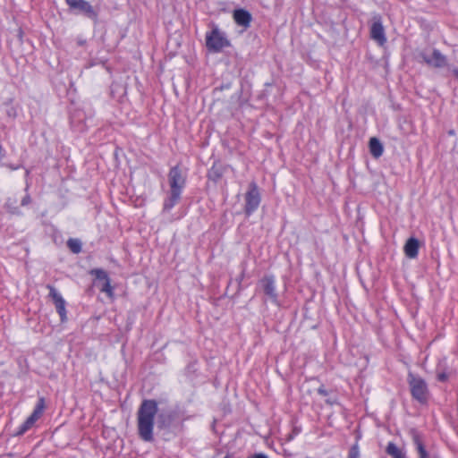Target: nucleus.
I'll list each match as a JSON object with an SVG mask.
<instances>
[{
  "instance_id": "nucleus-1",
  "label": "nucleus",
  "mask_w": 458,
  "mask_h": 458,
  "mask_svg": "<svg viewBox=\"0 0 458 458\" xmlns=\"http://www.w3.org/2000/svg\"><path fill=\"white\" fill-rule=\"evenodd\" d=\"M160 430L171 429L180 420L179 412L175 410L158 411V403L154 399H144L137 411V428L140 439L145 442L154 440L155 417Z\"/></svg>"
},
{
  "instance_id": "nucleus-2",
  "label": "nucleus",
  "mask_w": 458,
  "mask_h": 458,
  "mask_svg": "<svg viewBox=\"0 0 458 458\" xmlns=\"http://www.w3.org/2000/svg\"><path fill=\"white\" fill-rule=\"evenodd\" d=\"M168 182L170 191L167 198L164 200V212H169L180 201L182 190L186 184V174L182 173L178 165L169 170Z\"/></svg>"
},
{
  "instance_id": "nucleus-3",
  "label": "nucleus",
  "mask_w": 458,
  "mask_h": 458,
  "mask_svg": "<svg viewBox=\"0 0 458 458\" xmlns=\"http://www.w3.org/2000/svg\"><path fill=\"white\" fill-rule=\"evenodd\" d=\"M407 382L411 397L422 405L427 404L430 396L427 382L411 372L407 376Z\"/></svg>"
},
{
  "instance_id": "nucleus-4",
  "label": "nucleus",
  "mask_w": 458,
  "mask_h": 458,
  "mask_svg": "<svg viewBox=\"0 0 458 458\" xmlns=\"http://www.w3.org/2000/svg\"><path fill=\"white\" fill-rule=\"evenodd\" d=\"M229 46V39L216 25H213L212 30L206 33V47L208 51L212 53H219L223 48Z\"/></svg>"
},
{
  "instance_id": "nucleus-5",
  "label": "nucleus",
  "mask_w": 458,
  "mask_h": 458,
  "mask_svg": "<svg viewBox=\"0 0 458 458\" xmlns=\"http://www.w3.org/2000/svg\"><path fill=\"white\" fill-rule=\"evenodd\" d=\"M258 288L263 293L264 301L279 305V295L276 291V281L274 275H265L258 282Z\"/></svg>"
},
{
  "instance_id": "nucleus-6",
  "label": "nucleus",
  "mask_w": 458,
  "mask_h": 458,
  "mask_svg": "<svg viewBox=\"0 0 458 458\" xmlns=\"http://www.w3.org/2000/svg\"><path fill=\"white\" fill-rule=\"evenodd\" d=\"M261 197L259 187L256 182H252L249 184L248 191L245 194V207L244 213L246 216H250L256 211L260 204Z\"/></svg>"
},
{
  "instance_id": "nucleus-7",
  "label": "nucleus",
  "mask_w": 458,
  "mask_h": 458,
  "mask_svg": "<svg viewBox=\"0 0 458 458\" xmlns=\"http://www.w3.org/2000/svg\"><path fill=\"white\" fill-rule=\"evenodd\" d=\"M46 407L45 398L39 397L32 413L27 420L19 427L16 436H21L30 429L35 422L42 416Z\"/></svg>"
},
{
  "instance_id": "nucleus-8",
  "label": "nucleus",
  "mask_w": 458,
  "mask_h": 458,
  "mask_svg": "<svg viewBox=\"0 0 458 458\" xmlns=\"http://www.w3.org/2000/svg\"><path fill=\"white\" fill-rule=\"evenodd\" d=\"M65 2L71 10L81 13L94 21H98V14L89 2L85 0H65Z\"/></svg>"
},
{
  "instance_id": "nucleus-9",
  "label": "nucleus",
  "mask_w": 458,
  "mask_h": 458,
  "mask_svg": "<svg viewBox=\"0 0 458 458\" xmlns=\"http://www.w3.org/2000/svg\"><path fill=\"white\" fill-rule=\"evenodd\" d=\"M47 288L49 290L48 297L51 298L55 307L56 312L60 317V321L64 323L67 321L66 301L63 296L57 292L55 286L47 284Z\"/></svg>"
},
{
  "instance_id": "nucleus-10",
  "label": "nucleus",
  "mask_w": 458,
  "mask_h": 458,
  "mask_svg": "<svg viewBox=\"0 0 458 458\" xmlns=\"http://www.w3.org/2000/svg\"><path fill=\"white\" fill-rule=\"evenodd\" d=\"M420 57L428 66L437 69L445 68L446 70H450V64L446 56L437 48L433 49L431 55L421 53Z\"/></svg>"
},
{
  "instance_id": "nucleus-11",
  "label": "nucleus",
  "mask_w": 458,
  "mask_h": 458,
  "mask_svg": "<svg viewBox=\"0 0 458 458\" xmlns=\"http://www.w3.org/2000/svg\"><path fill=\"white\" fill-rule=\"evenodd\" d=\"M90 275L95 276L96 283L102 293H106L109 297H112L113 287L110 284L108 274L102 268H94L90 270Z\"/></svg>"
},
{
  "instance_id": "nucleus-12",
  "label": "nucleus",
  "mask_w": 458,
  "mask_h": 458,
  "mask_svg": "<svg viewBox=\"0 0 458 458\" xmlns=\"http://www.w3.org/2000/svg\"><path fill=\"white\" fill-rule=\"evenodd\" d=\"M409 436L419 454V458H430L425 445V436L415 428L409 429Z\"/></svg>"
},
{
  "instance_id": "nucleus-13",
  "label": "nucleus",
  "mask_w": 458,
  "mask_h": 458,
  "mask_svg": "<svg viewBox=\"0 0 458 458\" xmlns=\"http://www.w3.org/2000/svg\"><path fill=\"white\" fill-rule=\"evenodd\" d=\"M70 123L73 131L83 132L87 130L86 114L81 109H74L70 115Z\"/></svg>"
},
{
  "instance_id": "nucleus-14",
  "label": "nucleus",
  "mask_w": 458,
  "mask_h": 458,
  "mask_svg": "<svg viewBox=\"0 0 458 458\" xmlns=\"http://www.w3.org/2000/svg\"><path fill=\"white\" fill-rule=\"evenodd\" d=\"M233 18L237 25L244 29H248L252 21L251 13L243 8L235 9L233 13Z\"/></svg>"
},
{
  "instance_id": "nucleus-15",
  "label": "nucleus",
  "mask_w": 458,
  "mask_h": 458,
  "mask_svg": "<svg viewBox=\"0 0 458 458\" xmlns=\"http://www.w3.org/2000/svg\"><path fill=\"white\" fill-rule=\"evenodd\" d=\"M370 38L379 46H384L386 43L385 30L380 20L374 21L371 25Z\"/></svg>"
},
{
  "instance_id": "nucleus-16",
  "label": "nucleus",
  "mask_w": 458,
  "mask_h": 458,
  "mask_svg": "<svg viewBox=\"0 0 458 458\" xmlns=\"http://www.w3.org/2000/svg\"><path fill=\"white\" fill-rule=\"evenodd\" d=\"M226 166L220 161L216 160L213 163L212 166L208 169L207 177L214 183H217L224 174L225 173Z\"/></svg>"
},
{
  "instance_id": "nucleus-17",
  "label": "nucleus",
  "mask_w": 458,
  "mask_h": 458,
  "mask_svg": "<svg viewBox=\"0 0 458 458\" xmlns=\"http://www.w3.org/2000/svg\"><path fill=\"white\" fill-rule=\"evenodd\" d=\"M420 242L414 237L409 238L403 247L404 254L409 259H416L418 257Z\"/></svg>"
},
{
  "instance_id": "nucleus-18",
  "label": "nucleus",
  "mask_w": 458,
  "mask_h": 458,
  "mask_svg": "<svg viewBox=\"0 0 458 458\" xmlns=\"http://www.w3.org/2000/svg\"><path fill=\"white\" fill-rule=\"evenodd\" d=\"M369 148L371 156L374 158H378L383 155L384 146L381 143V141L376 137H372L369 139Z\"/></svg>"
},
{
  "instance_id": "nucleus-19",
  "label": "nucleus",
  "mask_w": 458,
  "mask_h": 458,
  "mask_svg": "<svg viewBox=\"0 0 458 458\" xmlns=\"http://www.w3.org/2000/svg\"><path fill=\"white\" fill-rule=\"evenodd\" d=\"M386 453L392 458H406L405 453L393 442L387 444Z\"/></svg>"
},
{
  "instance_id": "nucleus-20",
  "label": "nucleus",
  "mask_w": 458,
  "mask_h": 458,
  "mask_svg": "<svg viewBox=\"0 0 458 458\" xmlns=\"http://www.w3.org/2000/svg\"><path fill=\"white\" fill-rule=\"evenodd\" d=\"M4 208L12 215H16V216L22 215V212L17 206V199L16 198H8L6 199V202L4 203Z\"/></svg>"
},
{
  "instance_id": "nucleus-21",
  "label": "nucleus",
  "mask_w": 458,
  "mask_h": 458,
  "mask_svg": "<svg viewBox=\"0 0 458 458\" xmlns=\"http://www.w3.org/2000/svg\"><path fill=\"white\" fill-rule=\"evenodd\" d=\"M67 247L73 254H79L82 250V243L80 239L70 238L67 242Z\"/></svg>"
},
{
  "instance_id": "nucleus-22",
  "label": "nucleus",
  "mask_w": 458,
  "mask_h": 458,
  "mask_svg": "<svg viewBox=\"0 0 458 458\" xmlns=\"http://www.w3.org/2000/svg\"><path fill=\"white\" fill-rule=\"evenodd\" d=\"M348 458H360V450L357 444L353 445L348 454Z\"/></svg>"
},
{
  "instance_id": "nucleus-23",
  "label": "nucleus",
  "mask_w": 458,
  "mask_h": 458,
  "mask_svg": "<svg viewBox=\"0 0 458 458\" xmlns=\"http://www.w3.org/2000/svg\"><path fill=\"white\" fill-rule=\"evenodd\" d=\"M437 380H438V381H440V382H445V381H447V379H448V375H447V373H445V371L438 372V373L437 374Z\"/></svg>"
},
{
  "instance_id": "nucleus-24",
  "label": "nucleus",
  "mask_w": 458,
  "mask_h": 458,
  "mask_svg": "<svg viewBox=\"0 0 458 458\" xmlns=\"http://www.w3.org/2000/svg\"><path fill=\"white\" fill-rule=\"evenodd\" d=\"M446 75H449L450 73H452L458 81V68L457 67H453L452 65H450V70H446Z\"/></svg>"
},
{
  "instance_id": "nucleus-25",
  "label": "nucleus",
  "mask_w": 458,
  "mask_h": 458,
  "mask_svg": "<svg viewBox=\"0 0 458 458\" xmlns=\"http://www.w3.org/2000/svg\"><path fill=\"white\" fill-rule=\"evenodd\" d=\"M30 202H31V198H30V194H28V193H27V194L22 198V199H21V206H23V207H24V206H28Z\"/></svg>"
},
{
  "instance_id": "nucleus-26",
  "label": "nucleus",
  "mask_w": 458,
  "mask_h": 458,
  "mask_svg": "<svg viewBox=\"0 0 458 458\" xmlns=\"http://www.w3.org/2000/svg\"><path fill=\"white\" fill-rule=\"evenodd\" d=\"M318 394L326 396L328 394V392L323 386H321L320 387L318 388Z\"/></svg>"
},
{
  "instance_id": "nucleus-27",
  "label": "nucleus",
  "mask_w": 458,
  "mask_h": 458,
  "mask_svg": "<svg viewBox=\"0 0 458 458\" xmlns=\"http://www.w3.org/2000/svg\"><path fill=\"white\" fill-rule=\"evenodd\" d=\"M4 165L8 167L11 170H17L20 167H21V165L4 164Z\"/></svg>"
},
{
  "instance_id": "nucleus-28",
  "label": "nucleus",
  "mask_w": 458,
  "mask_h": 458,
  "mask_svg": "<svg viewBox=\"0 0 458 458\" xmlns=\"http://www.w3.org/2000/svg\"><path fill=\"white\" fill-rule=\"evenodd\" d=\"M85 44H86V40H85V39L81 38H77V45H78V46L82 47V46H84Z\"/></svg>"
},
{
  "instance_id": "nucleus-29",
  "label": "nucleus",
  "mask_w": 458,
  "mask_h": 458,
  "mask_svg": "<svg viewBox=\"0 0 458 458\" xmlns=\"http://www.w3.org/2000/svg\"><path fill=\"white\" fill-rule=\"evenodd\" d=\"M243 278H244V271H242V272L241 273V275L238 276V278L236 279L239 284H242V282Z\"/></svg>"
},
{
  "instance_id": "nucleus-30",
  "label": "nucleus",
  "mask_w": 458,
  "mask_h": 458,
  "mask_svg": "<svg viewBox=\"0 0 458 458\" xmlns=\"http://www.w3.org/2000/svg\"><path fill=\"white\" fill-rule=\"evenodd\" d=\"M252 458H268L266 454H255Z\"/></svg>"
},
{
  "instance_id": "nucleus-31",
  "label": "nucleus",
  "mask_w": 458,
  "mask_h": 458,
  "mask_svg": "<svg viewBox=\"0 0 458 458\" xmlns=\"http://www.w3.org/2000/svg\"><path fill=\"white\" fill-rule=\"evenodd\" d=\"M272 85H273V84H272V83H270V82H267V83H265V86H266V87H270V86H272Z\"/></svg>"
},
{
  "instance_id": "nucleus-32",
  "label": "nucleus",
  "mask_w": 458,
  "mask_h": 458,
  "mask_svg": "<svg viewBox=\"0 0 458 458\" xmlns=\"http://www.w3.org/2000/svg\"><path fill=\"white\" fill-rule=\"evenodd\" d=\"M431 458H441L439 455L434 454Z\"/></svg>"
},
{
  "instance_id": "nucleus-33",
  "label": "nucleus",
  "mask_w": 458,
  "mask_h": 458,
  "mask_svg": "<svg viewBox=\"0 0 458 458\" xmlns=\"http://www.w3.org/2000/svg\"><path fill=\"white\" fill-rule=\"evenodd\" d=\"M29 174H30V171L27 169L26 170V176H29Z\"/></svg>"
},
{
  "instance_id": "nucleus-34",
  "label": "nucleus",
  "mask_w": 458,
  "mask_h": 458,
  "mask_svg": "<svg viewBox=\"0 0 458 458\" xmlns=\"http://www.w3.org/2000/svg\"><path fill=\"white\" fill-rule=\"evenodd\" d=\"M224 458H233L231 455H225Z\"/></svg>"
},
{
  "instance_id": "nucleus-35",
  "label": "nucleus",
  "mask_w": 458,
  "mask_h": 458,
  "mask_svg": "<svg viewBox=\"0 0 458 458\" xmlns=\"http://www.w3.org/2000/svg\"><path fill=\"white\" fill-rule=\"evenodd\" d=\"M327 403H329V404L333 403V402H330L329 400H327Z\"/></svg>"
}]
</instances>
